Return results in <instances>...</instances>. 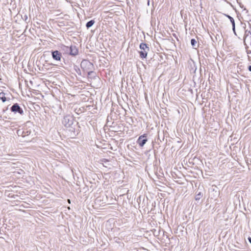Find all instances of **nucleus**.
<instances>
[{
    "label": "nucleus",
    "mask_w": 251,
    "mask_h": 251,
    "mask_svg": "<svg viewBox=\"0 0 251 251\" xmlns=\"http://www.w3.org/2000/svg\"><path fill=\"white\" fill-rule=\"evenodd\" d=\"M140 50L139 51L140 53V56L142 58H145L147 56L148 52L149 50V48L147 47V45L144 43H141L140 45Z\"/></svg>",
    "instance_id": "obj_1"
},
{
    "label": "nucleus",
    "mask_w": 251,
    "mask_h": 251,
    "mask_svg": "<svg viewBox=\"0 0 251 251\" xmlns=\"http://www.w3.org/2000/svg\"><path fill=\"white\" fill-rule=\"evenodd\" d=\"M147 138L146 137V135L145 134H144L143 135L140 136L138 140H137V143L139 144V145L141 147H143L147 142Z\"/></svg>",
    "instance_id": "obj_2"
},
{
    "label": "nucleus",
    "mask_w": 251,
    "mask_h": 251,
    "mask_svg": "<svg viewBox=\"0 0 251 251\" xmlns=\"http://www.w3.org/2000/svg\"><path fill=\"white\" fill-rule=\"evenodd\" d=\"M11 111L14 112H19L20 114L23 113V111L21 110L19 105L17 103L14 104L11 107Z\"/></svg>",
    "instance_id": "obj_3"
},
{
    "label": "nucleus",
    "mask_w": 251,
    "mask_h": 251,
    "mask_svg": "<svg viewBox=\"0 0 251 251\" xmlns=\"http://www.w3.org/2000/svg\"><path fill=\"white\" fill-rule=\"evenodd\" d=\"M52 57L56 60H60L61 54L58 51H54L52 52Z\"/></svg>",
    "instance_id": "obj_4"
},
{
    "label": "nucleus",
    "mask_w": 251,
    "mask_h": 251,
    "mask_svg": "<svg viewBox=\"0 0 251 251\" xmlns=\"http://www.w3.org/2000/svg\"><path fill=\"white\" fill-rule=\"evenodd\" d=\"M78 51L75 47H71L70 54L73 55H75L77 54Z\"/></svg>",
    "instance_id": "obj_5"
},
{
    "label": "nucleus",
    "mask_w": 251,
    "mask_h": 251,
    "mask_svg": "<svg viewBox=\"0 0 251 251\" xmlns=\"http://www.w3.org/2000/svg\"><path fill=\"white\" fill-rule=\"evenodd\" d=\"M0 100H1L2 102H5L7 100V98L6 97V94L3 92L0 93Z\"/></svg>",
    "instance_id": "obj_6"
},
{
    "label": "nucleus",
    "mask_w": 251,
    "mask_h": 251,
    "mask_svg": "<svg viewBox=\"0 0 251 251\" xmlns=\"http://www.w3.org/2000/svg\"><path fill=\"white\" fill-rule=\"evenodd\" d=\"M94 23H95L94 21L93 20H91V21L88 22L86 24L87 27V28L90 27L94 25Z\"/></svg>",
    "instance_id": "obj_7"
},
{
    "label": "nucleus",
    "mask_w": 251,
    "mask_h": 251,
    "mask_svg": "<svg viewBox=\"0 0 251 251\" xmlns=\"http://www.w3.org/2000/svg\"><path fill=\"white\" fill-rule=\"evenodd\" d=\"M191 43L192 46L194 48H196V47H197V41L195 39H193L191 41Z\"/></svg>",
    "instance_id": "obj_8"
},
{
    "label": "nucleus",
    "mask_w": 251,
    "mask_h": 251,
    "mask_svg": "<svg viewBox=\"0 0 251 251\" xmlns=\"http://www.w3.org/2000/svg\"><path fill=\"white\" fill-rule=\"evenodd\" d=\"M227 17L230 19L231 22L232 23V26H233V29L234 30V28H235V23H234V19L231 17H230L229 16H227Z\"/></svg>",
    "instance_id": "obj_9"
},
{
    "label": "nucleus",
    "mask_w": 251,
    "mask_h": 251,
    "mask_svg": "<svg viewBox=\"0 0 251 251\" xmlns=\"http://www.w3.org/2000/svg\"><path fill=\"white\" fill-rule=\"evenodd\" d=\"M201 193H199L196 197V200H198L199 199H200V198H201Z\"/></svg>",
    "instance_id": "obj_10"
},
{
    "label": "nucleus",
    "mask_w": 251,
    "mask_h": 251,
    "mask_svg": "<svg viewBox=\"0 0 251 251\" xmlns=\"http://www.w3.org/2000/svg\"><path fill=\"white\" fill-rule=\"evenodd\" d=\"M66 120H69V116H66V117H65L64 118V120H63V123L64 124H66Z\"/></svg>",
    "instance_id": "obj_11"
},
{
    "label": "nucleus",
    "mask_w": 251,
    "mask_h": 251,
    "mask_svg": "<svg viewBox=\"0 0 251 251\" xmlns=\"http://www.w3.org/2000/svg\"><path fill=\"white\" fill-rule=\"evenodd\" d=\"M249 70L251 72V66H250L249 67Z\"/></svg>",
    "instance_id": "obj_12"
},
{
    "label": "nucleus",
    "mask_w": 251,
    "mask_h": 251,
    "mask_svg": "<svg viewBox=\"0 0 251 251\" xmlns=\"http://www.w3.org/2000/svg\"><path fill=\"white\" fill-rule=\"evenodd\" d=\"M249 241L250 243H251V238H249Z\"/></svg>",
    "instance_id": "obj_13"
},
{
    "label": "nucleus",
    "mask_w": 251,
    "mask_h": 251,
    "mask_svg": "<svg viewBox=\"0 0 251 251\" xmlns=\"http://www.w3.org/2000/svg\"><path fill=\"white\" fill-rule=\"evenodd\" d=\"M68 202H70V200H68Z\"/></svg>",
    "instance_id": "obj_14"
}]
</instances>
